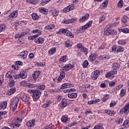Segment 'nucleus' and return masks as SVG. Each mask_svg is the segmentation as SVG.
<instances>
[{
	"label": "nucleus",
	"instance_id": "6e6552de",
	"mask_svg": "<svg viewBox=\"0 0 129 129\" xmlns=\"http://www.w3.org/2000/svg\"><path fill=\"white\" fill-rule=\"evenodd\" d=\"M61 33L64 34L65 36L70 37V38H74V34H73L70 31L67 30L66 29L61 30Z\"/></svg>",
	"mask_w": 129,
	"mask_h": 129
},
{
	"label": "nucleus",
	"instance_id": "1a4fd4ad",
	"mask_svg": "<svg viewBox=\"0 0 129 129\" xmlns=\"http://www.w3.org/2000/svg\"><path fill=\"white\" fill-rule=\"evenodd\" d=\"M74 68V66L71 64V63H68L66 64L64 67H61L62 68L63 71L66 72V71H69V70H71L72 68Z\"/></svg>",
	"mask_w": 129,
	"mask_h": 129
},
{
	"label": "nucleus",
	"instance_id": "7ed1b4c3",
	"mask_svg": "<svg viewBox=\"0 0 129 129\" xmlns=\"http://www.w3.org/2000/svg\"><path fill=\"white\" fill-rule=\"evenodd\" d=\"M18 104H19V97H16L13 99L11 106V108H12V111L15 112L17 107H18Z\"/></svg>",
	"mask_w": 129,
	"mask_h": 129
},
{
	"label": "nucleus",
	"instance_id": "8fccbe9b",
	"mask_svg": "<svg viewBox=\"0 0 129 129\" xmlns=\"http://www.w3.org/2000/svg\"><path fill=\"white\" fill-rule=\"evenodd\" d=\"M93 129H104L103 128V127H102V124H98L97 125H96Z\"/></svg>",
	"mask_w": 129,
	"mask_h": 129
},
{
	"label": "nucleus",
	"instance_id": "2eb2a0df",
	"mask_svg": "<svg viewBox=\"0 0 129 129\" xmlns=\"http://www.w3.org/2000/svg\"><path fill=\"white\" fill-rule=\"evenodd\" d=\"M9 20H14V18H16L18 17V12L17 11H13L12 13H11L9 15Z\"/></svg>",
	"mask_w": 129,
	"mask_h": 129
},
{
	"label": "nucleus",
	"instance_id": "a878e982",
	"mask_svg": "<svg viewBox=\"0 0 129 129\" xmlns=\"http://www.w3.org/2000/svg\"><path fill=\"white\" fill-rule=\"evenodd\" d=\"M19 76L21 79H25L27 77V73L26 72L22 71L20 72Z\"/></svg>",
	"mask_w": 129,
	"mask_h": 129
},
{
	"label": "nucleus",
	"instance_id": "338daca9",
	"mask_svg": "<svg viewBox=\"0 0 129 129\" xmlns=\"http://www.w3.org/2000/svg\"><path fill=\"white\" fill-rule=\"evenodd\" d=\"M12 67L13 69H15V70H19V67H18V64L12 65Z\"/></svg>",
	"mask_w": 129,
	"mask_h": 129
},
{
	"label": "nucleus",
	"instance_id": "69168bd1",
	"mask_svg": "<svg viewBox=\"0 0 129 129\" xmlns=\"http://www.w3.org/2000/svg\"><path fill=\"white\" fill-rule=\"evenodd\" d=\"M32 33H36L37 34H41V30L38 29H36V30H33Z\"/></svg>",
	"mask_w": 129,
	"mask_h": 129
},
{
	"label": "nucleus",
	"instance_id": "f03ea898",
	"mask_svg": "<svg viewBox=\"0 0 129 129\" xmlns=\"http://www.w3.org/2000/svg\"><path fill=\"white\" fill-rule=\"evenodd\" d=\"M28 92L32 94L34 101H37V99H39L41 96V93L39 90H29Z\"/></svg>",
	"mask_w": 129,
	"mask_h": 129
},
{
	"label": "nucleus",
	"instance_id": "aec40b11",
	"mask_svg": "<svg viewBox=\"0 0 129 129\" xmlns=\"http://www.w3.org/2000/svg\"><path fill=\"white\" fill-rule=\"evenodd\" d=\"M89 28L87 24L85 25L84 26H81L79 29V33H84L85 31H86L87 29Z\"/></svg>",
	"mask_w": 129,
	"mask_h": 129
},
{
	"label": "nucleus",
	"instance_id": "6e6d98bb",
	"mask_svg": "<svg viewBox=\"0 0 129 129\" xmlns=\"http://www.w3.org/2000/svg\"><path fill=\"white\" fill-rule=\"evenodd\" d=\"M61 121H62V122H67V121H68V118H67V117L66 116H62L61 118Z\"/></svg>",
	"mask_w": 129,
	"mask_h": 129
},
{
	"label": "nucleus",
	"instance_id": "39448f33",
	"mask_svg": "<svg viewBox=\"0 0 129 129\" xmlns=\"http://www.w3.org/2000/svg\"><path fill=\"white\" fill-rule=\"evenodd\" d=\"M104 34L105 36H109V35H115L117 34V32L116 31L108 27L107 30L104 31Z\"/></svg>",
	"mask_w": 129,
	"mask_h": 129
},
{
	"label": "nucleus",
	"instance_id": "f257e3e1",
	"mask_svg": "<svg viewBox=\"0 0 129 129\" xmlns=\"http://www.w3.org/2000/svg\"><path fill=\"white\" fill-rule=\"evenodd\" d=\"M119 67H120V64H119V63L114 62V63H113V70L108 72L107 74H106L105 77H106V78H108V77H110L111 76H112V75H115V74H117V72L116 70H117V69H119Z\"/></svg>",
	"mask_w": 129,
	"mask_h": 129
},
{
	"label": "nucleus",
	"instance_id": "412c9836",
	"mask_svg": "<svg viewBox=\"0 0 129 129\" xmlns=\"http://www.w3.org/2000/svg\"><path fill=\"white\" fill-rule=\"evenodd\" d=\"M28 52L27 51H24L20 53V56H21V58L24 60L27 58L28 56Z\"/></svg>",
	"mask_w": 129,
	"mask_h": 129
},
{
	"label": "nucleus",
	"instance_id": "58836bf2",
	"mask_svg": "<svg viewBox=\"0 0 129 129\" xmlns=\"http://www.w3.org/2000/svg\"><path fill=\"white\" fill-rule=\"evenodd\" d=\"M123 127H125V128H128V127H129V120H125L123 123Z\"/></svg>",
	"mask_w": 129,
	"mask_h": 129
},
{
	"label": "nucleus",
	"instance_id": "052dcab7",
	"mask_svg": "<svg viewBox=\"0 0 129 129\" xmlns=\"http://www.w3.org/2000/svg\"><path fill=\"white\" fill-rule=\"evenodd\" d=\"M9 85L11 86H14L15 85V81L13 79H10L9 81Z\"/></svg>",
	"mask_w": 129,
	"mask_h": 129
},
{
	"label": "nucleus",
	"instance_id": "a18cd8bd",
	"mask_svg": "<svg viewBox=\"0 0 129 129\" xmlns=\"http://www.w3.org/2000/svg\"><path fill=\"white\" fill-rule=\"evenodd\" d=\"M117 43L119 45H125L126 43V42L124 39H120L118 41Z\"/></svg>",
	"mask_w": 129,
	"mask_h": 129
},
{
	"label": "nucleus",
	"instance_id": "774afa93",
	"mask_svg": "<svg viewBox=\"0 0 129 129\" xmlns=\"http://www.w3.org/2000/svg\"><path fill=\"white\" fill-rule=\"evenodd\" d=\"M123 120V119H122V118H118L117 120V122H118V123H121V122H122V120Z\"/></svg>",
	"mask_w": 129,
	"mask_h": 129
},
{
	"label": "nucleus",
	"instance_id": "de8ad7c7",
	"mask_svg": "<svg viewBox=\"0 0 129 129\" xmlns=\"http://www.w3.org/2000/svg\"><path fill=\"white\" fill-rule=\"evenodd\" d=\"M6 28H7V26H6V24H3L0 25V32H3V31L6 30Z\"/></svg>",
	"mask_w": 129,
	"mask_h": 129
},
{
	"label": "nucleus",
	"instance_id": "ddd939ff",
	"mask_svg": "<svg viewBox=\"0 0 129 129\" xmlns=\"http://www.w3.org/2000/svg\"><path fill=\"white\" fill-rule=\"evenodd\" d=\"M74 8L75 7L73 5H69L63 10V13H68L69 12H70V11L74 10Z\"/></svg>",
	"mask_w": 129,
	"mask_h": 129
},
{
	"label": "nucleus",
	"instance_id": "79ce46f5",
	"mask_svg": "<svg viewBox=\"0 0 129 129\" xmlns=\"http://www.w3.org/2000/svg\"><path fill=\"white\" fill-rule=\"evenodd\" d=\"M72 46V42L70 41V40H67L65 42V46L68 48Z\"/></svg>",
	"mask_w": 129,
	"mask_h": 129
},
{
	"label": "nucleus",
	"instance_id": "603ef678",
	"mask_svg": "<svg viewBox=\"0 0 129 129\" xmlns=\"http://www.w3.org/2000/svg\"><path fill=\"white\" fill-rule=\"evenodd\" d=\"M39 37V34H36L35 35H32L29 37H28L29 40H35V38H38Z\"/></svg>",
	"mask_w": 129,
	"mask_h": 129
},
{
	"label": "nucleus",
	"instance_id": "473e14b6",
	"mask_svg": "<svg viewBox=\"0 0 129 129\" xmlns=\"http://www.w3.org/2000/svg\"><path fill=\"white\" fill-rule=\"evenodd\" d=\"M55 28V25L49 24L45 27L46 30H53Z\"/></svg>",
	"mask_w": 129,
	"mask_h": 129
},
{
	"label": "nucleus",
	"instance_id": "3c124183",
	"mask_svg": "<svg viewBox=\"0 0 129 129\" xmlns=\"http://www.w3.org/2000/svg\"><path fill=\"white\" fill-rule=\"evenodd\" d=\"M117 6L118 8H119L120 9L122 8V6H123V1H122V0H120L117 4Z\"/></svg>",
	"mask_w": 129,
	"mask_h": 129
},
{
	"label": "nucleus",
	"instance_id": "13d9d810",
	"mask_svg": "<svg viewBox=\"0 0 129 129\" xmlns=\"http://www.w3.org/2000/svg\"><path fill=\"white\" fill-rule=\"evenodd\" d=\"M121 32H122V33H124L125 34H127L129 33V29L126 28H123L121 30Z\"/></svg>",
	"mask_w": 129,
	"mask_h": 129
},
{
	"label": "nucleus",
	"instance_id": "5701e85b",
	"mask_svg": "<svg viewBox=\"0 0 129 129\" xmlns=\"http://www.w3.org/2000/svg\"><path fill=\"white\" fill-rule=\"evenodd\" d=\"M107 5H108V1L106 0L100 6V9H101L102 10H104V9H106V8H107Z\"/></svg>",
	"mask_w": 129,
	"mask_h": 129
},
{
	"label": "nucleus",
	"instance_id": "4468645a",
	"mask_svg": "<svg viewBox=\"0 0 129 129\" xmlns=\"http://www.w3.org/2000/svg\"><path fill=\"white\" fill-rule=\"evenodd\" d=\"M45 41V39L42 37H39L38 38H36L34 40V42L36 43V44H44V42Z\"/></svg>",
	"mask_w": 129,
	"mask_h": 129
},
{
	"label": "nucleus",
	"instance_id": "0eeeda50",
	"mask_svg": "<svg viewBox=\"0 0 129 129\" xmlns=\"http://www.w3.org/2000/svg\"><path fill=\"white\" fill-rule=\"evenodd\" d=\"M100 74V72L99 70H97L94 71L91 74V78L92 80H96L97 78L99 76Z\"/></svg>",
	"mask_w": 129,
	"mask_h": 129
},
{
	"label": "nucleus",
	"instance_id": "864d4df0",
	"mask_svg": "<svg viewBox=\"0 0 129 129\" xmlns=\"http://www.w3.org/2000/svg\"><path fill=\"white\" fill-rule=\"evenodd\" d=\"M105 20V16L103 15L101 17H100L99 22V23H101L103 22Z\"/></svg>",
	"mask_w": 129,
	"mask_h": 129
},
{
	"label": "nucleus",
	"instance_id": "c03bdc74",
	"mask_svg": "<svg viewBox=\"0 0 129 129\" xmlns=\"http://www.w3.org/2000/svg\"><path fill=\"white\" fill-rule=\"evenodd\" d=\"M10 127L11 128V129H14V128H16V127H19V124H16L15 122L11 124L10 125Z\"/></svg>",
	"mask_w": 129,
	"mask_h": 129
},
{
	"label": "nucleus",
	"instance_id": "72a5a7b5",
	"mask_svg": "<svg viewBox=\"0 0 129 129\" xmlns=\"http://www.w3.org/2000/svg\"><path fill=\"white\" fill-rule=\"evenodd\" d=\"M20 84L21 86H24V87H28L29 86V83L25 80L21 81Z\"/></svg>",
	"mask_w": 129,
	"mask_h": 129
},
{
	"label": "nucleus",
	"instance_id": "2f4dec72",
	"mask_svg": "<svg viewBox=\"0 0 129 129\" xmlns=\"http://www.w3.org/2000/svg\"><path fill=\"white\" fill-rule=\"evenodd\" d=\"M105 113L108 114V115L110 116L114 115V114H115V112H114V111H110L109 110H105Z\"/></svg>",
	"mask_w": 129,
	"mask_h": 129
},
{
	"label": "nucleus",
	"instance_id": "09e8293b",
	"mask_svg": "<svg viewBox=\"0 0 129 129\" xmlns=\"http://www.w3.org/2000/svg\"><path fill=\"white\" fill-rule=\"evenodd\" d=\"M32 17L33 20H34L35 21H37V20H38V19H39V17L38 16V15H37V14H36V13L32 14Z\"/></svg>",
	"mask_w": 129,
	"mask_h": 129
},
{
	"label": "nucleus",
	"instance_id": "423d86ee",
	"mask_svg": "<svg viewBox=\"0 0 129 129\" xmlns=\"http://www.w3.org/2000/svg\"><path fill=\"white\" fill-rule=\"evenodd\" d=\"M77 47L78 49H80L81 52H83L85 55H87L88 54V49L85 48L84 46L82 45L81 43H79L77 45Z\"/></svg>",
	"mask_w": 129,
	"mask_h": 129
},
{
	"label": "nucleus",
	"instance_id": "37998d69",
	"mask_svg": "<svg viewBox=\"0 0 129 129\" xmlns=\"http://www.w3.org/2000/svg\"><path fill=\"white\" fill-rule=\"evenodd\" d=\"M22 121H23V120H22V118H17L15 123L16 124H18L19 126H20V125H21V122H22Z\"/></svg>",
	"mask_w": 129,
	"mask_h": 129
},
{
	"label": "nucleus",
	"instance_id": "bf43d9fd",
	"mask_svg": "<svg viewBox=\"0 0 129 129\" xmlns=\"http://www.w3.org/2000/svg\"><path fill=\"white\" fill-rule=\"evenodd\" d=\"M109 98V95H105L103 98H102V101H105V100H107Z\"/></svg>",
	"mask_w": 129,
	"mask_h": 129
},
{
	"label": "nucleus",
	"instance_id": "a19ab883",
	"mask_svg": "<svg viewBox=\"0 0 129 129\" xmlns=\"http://www.w3.org/2000/svg\"><path fill=\"white\" fill-rule=\"evenodd\" d=\"M88 65H89V62H88V61L87 60H84L83 63V68H87V67H88Z\"/></svg>",
	"mask_w": 129,
	"mask_h": 129
},
{
	"label": "nucleus",
	"instance_id": "bb28decb",
	"mask_svg": "<svg viewBox=\"0 0 129 129\" xmlns=\"http://www.w3.org/2000/svg\"><path fill=\"white\" fill-rule=\"evenodd\" d=\"M8 105V102L7 101H4L2 103H0V109H5Z\"/></svg>",
	"mask_w": 129,
	"mask_h": 129
},
{
	"label": "nucleus",
	"instance_id": "9d476101",
	"mask_svg": "<svg viewBox=\"0 0 129 129\" xmlns=\"http://www.w3.org/2000/svg\"><path fill=\"white\" fill-rule=\"evenodd\" d=\"M40 74H41V71H36L34 74H32V79L34 82L37 81V79L39 78V76H40Z\"/></svg>",
	"mask_w": 129,
	"mask_h": 129
},
{
	"label": "nucleus",
	"instance_id": "cd10ccee",
	"mask_svg": "<svg viewBox=\"0 0 129 129\" xmlns=\"http://www.w3.org/2000/svg\"><path fill=\"white\" fill-rule=\"evenodd\" d=\"M40 2V0H27V3L31 5H37Z\"/></svg>",
	"mask_w": 129,
	"mask_h": 129
},
{
	"label": "nucleus",
	"instance_id": "393cba45",
	"mask_svg": "<svg viewBox=\"0 0 129 129\" xmlns=\"http://www.w3.org/2000/svg\"><path fill=\"white\" fill-rule=\"evenodd\" d=\"M16 88L15 87H13L10 89H9L8 92H7V94L8 95H12V94H14V93H15V92H16Z\"/></svg>",
	"mask_w": 129,
	"mask_h": 129
},
{
	"label": "nucleus",
	"instance_id": "c9c22d12",
	"mask_svg": "<svg viewBox=\"0 0 129 129\" xmlns=\"http://www.w3.org/2000/svg\"><path fill=\"white\" fill-rule=\"evenodd\" d=\"M127 20H128V17L126 15H124L121 19V21L124 24H126L127 23Z\"/></svg>",
	"mask_w": 129,
	"mask_h": 129
},
{
	"label": "nucleus",
	"instance_id": "5fc2aeb1",
	"mask_svg": "<svg viewBox=\"0 0 129 129\" xmlns=\"http://www.w3.org/2000/svg\"><path fill=\"white\" fill-rule=\"evenodd\" d=\"M36 65L39 67H44L46 65L45 62H36Z\"/></svg>",
	"mask_w": 129,
	"mask_h": 129
},
{
	"label": "nucleus",
	"instance_id": "49530a36",
	"mask_svg": "<svg viewBox=\"0 0 129 129\" xmlns=\"http://www.w3.org/2000/svg\"><path fill=\"white\" fill-rule=\"evenodd\" d=\"M51 14L53 17H57L59 14V12H58V11L54 10L51 11Z\"/></svg>",
	"mask_w": 129,
	"mask_h": 129
},
{
	"label": "nucleus",
	"instance_id": "e2e57ef3",
	"mask_svg": "<svg viewBox=\"0 0 129 129\" xmlns=\"http://www.w3.org/2000/svg\"><path fill=\"white\" fill-rule=\"evenodd\" d=\"M116 104V102L114 101H111L110 104V107H113L114 105Z\"/></svg>",
	"mask_w": 129,
	"mask_h": 129
},
{
	"label": "nucleus",
	"instance_id": "7c9ffc66",
	"mask_svg": "<svg viewBox=\"0 0 129 129\" xmlns=\"http://www.w3.org/2000/svg\"><path fill=\"white\" fill-rule=\"evenodd\" d=\"M61 103L63 107H66V106H67V104H68V101H67V99H66V98H63L61 100Z\"/></svg>",
	"mask_w": 129,
	"mask_h": 129
},
{
	"label": "nucleus",
	"instance_id": "c756f323",
	"mask_svg": "<svg viewBox=\"0 0 129 129\" xmlns=\"http://www.w3.org/2000/svg\"><path fill=\"white\" fill-rule=\"evenodd\" d=\"M68 96L69 98H76L77 97V93H69Z\"/></svg>",
	"mask_w": 129,
	"mask_h": 129
},
{
	"label": "nucleus",
	"instance_id": "f3484780",
	"mask_svg": "<svg viewBox=\"0 0 129 129\" xmlns=\"http://www.w3.org/2000/svg\"><path fill=\"white\" fill-rule=\"evenodd\" d=\"M36 124V120H29L27 122V125L29 127H33L35 126V124Z\"/></svg>",
	"mask_w": 129,
	"mask_h": 129
},
{
	"label": "nucleus",
	"instance_id": "0e129e2a",
	"mask_svg": "<svg viewBox=\"0 0 129 129\" xmlns=\"http://www.w3.org/2000/svg\"><path fill=\"white\" fill-rule=\"evenodd\" d=\"M46 86H45V85H40L39 86H38V89H39L40 90H44V89H45Z\"/></svg>",
	"mask_w": 129,
	"mask_h": 129
},
{
	"label": "nucleus",
	"instance_id": "f704fd0d",
	"mask_svg": "<svg viewBox=\"0 0 129 129\" xmlns=\"http://www.w3.org/2000/svg\"><path fill=\"white\" fill-rule=\"evenodd\" d=\"M13 71H10L9 72H8L6 75V78H13Z\"/></svg>",
	"mask_w": 129,
	"mask_h": 129
},
{
	"label": "nucleus",
	"instance_id": "a211bd4d",
	"mask_svg": "<svg viewBox=\"0 0 129 129\" xmlns=\"http://www.w3.org/2000/svg\"><path fill=\"white\" fill-rule=\"evenodd\" d=\"M65 76H66V75L65 74V72L64 71H61L60 73V75L58 77L57 80L59 81V82H60V81H62L64 78H65Z\"/></svg>",
	"mask_w": 129,
	"mask_h": 129
},
{
	"label": "nucleus",
	"instance_id": "4c0bfd02",
	"mask_svg": "<svg viewBox=\"0 0 129 129\" xmlns=\"http://www.w3.org/2000/svg\"><path fill=\"white\" fill-rule=\"evenodd\" d=\"M68 60V57H67V55L62 56L59 58V61H60L61 62H66V61H67Z\"/></svg>",
	"mask_w": 129,
	"mask_h": 129
},
{
	"label": "nucleus",
	"instance_id": "ea45409f",
	"mask_svg": "<svg viewBox=\"0 0 129 129\" xmlns=\"http://www.w3.org/2000/svg\"><path fill=\"white\" fill-rule=\"evenodd\" d=\"M125 92H126L125 89H122L119 94L120 97H123L125 95Z\"/></svg>",
	"mask_w": 129,
	"mask_h": 129
},
{
	"label": "nucleus",
	"instance_id": "dca6fc26",
	"mask_svg": "<svg viewBox=\"0 0 129 129\" xmlns=\"http://www.w3.org/2000/svg\"><path fill=\"white\" fill-rule=\"evenodd\" d=\"M88 18H89V14H86L85 15L80 18L79 22L80 23H83V22H85V21L88 20Z\"/></svg>",
	"mask_w": 129,
	"mask_h": 129
},
{
	"label": "nucleus",
	"instance_id": "4be33fe9",
	"mask_svg": "<svg viewBox=\"0 0 129 129\" xmlns=\"http://www.w3.org/2000/svg\"><path fill=\"white\" fill-rule=\"evenodd\" d=\"M97 57V54L92 53L89 56V60L91 61V62H93L94 61H95Z\"/></svg>",
	"mask_w": 129,
	"mask_h": 129
},
{
	"label": "nucleus",
	"instance_id": "680f3d73",
	"mask_svg": "<svg viewBox=\"0 0 129 129\" xmlns=\"http://www.w3.org/2000/svg\"><path fill=\"white\" fill-rule=\"evenodd\" d=\"M39 10H40V12H41V13H42V14H43V15H45V14H46V13H47V11H46V9H45L40 8Z\"/></svg>",
	"mask_w": 129,
	"mask_h": 129
},
{
	"label": "nucleus",
	"instance_id": "f8f14e48",
	"mask_svg": "<svg viewBox=\"0 0 129 129\" xmlns=\"http://www.w3.org/2000/svg\"><path fill=\"white\" fill-rule=\"evenodd\" d=\"M74 84L70 83H64L60 86V89H65V88H69L70 87H73Z\"/></svg>",
	"mask_w": 129,
	"mask_h": 129
},
{
	"label": "nucleus",
	"instance_id": "c85d7f7f",
	"mask_svg": "<svg viewBox=\"0 0 129 129\" xmlns=\"http://www.w3.org/2000/svg\"><path fill=\"white\" fill-rule=\"evenodd\" d=\"M100 57L101 58V60H103L104 61H106L108 60L109 59H110V55H103Z\"/></svg>",
	"mask_w": 129,
	"mask_h": 129
},
{
	"label": "nucleus",
	"instance_id": "6ab92c4d",
	"mask_svg": "<svg viewBox=\"0 0 129 129\" xmlns=\"http://www.w3.org/2000/svg\"><path fill=\"white\" fill-rule=\"evenodd\" d=\"M21 98L22 101H24V102H28V101H29V99H30V98L25 94H23L21 95Z\"/></svg>",
	"mask_w": 129,
	"mask_h": 129
},
{
	"label": "nucleus",
	"instance_id": "4d7b16f0",
	"mask_svg": "<svg viewBox=\"0 0 129 129\" xmlns=\"http://www.w3.org/2000/svg\"><path fill=\"white\" fill-rule=\"evenodd\" d=\"M123 47H121V46H118L117 47V52H123Z\"/></svg>",
	"mask_w": 129,
	"mask_h": 129
},
{
	"label": "nucleus",
	"instance_id": "b1692460",
	"mask_svg": "<svg viewBox=\"0 0 129 129\" xmlns=\"http://www.w3.org/2000/svg\"><path fill=\"white\" fill-rule=\"evenodd\" d=\"M51 104H52V101L49 100L46 103L43 104L42 105V107H43V108H47V107H50Z\"/></svg>",
	"mask_w": 129,
	"mask_h": 129
},
{
	"label": "nucleus",
	"instance_id": "20e7f679",
	"mask_svg": "<svg viewBox=\"0 0 129 129\" xmlns=\"http://www.w3.org/2000/svg\"><path fill=\"white\" fill-rule=\"evenodd\" d=\"M119 112L120 113H121V114H122L123 113H124V114H125L126 115H127V114H128L129 102H127L124 107H122V108L120 109Z\"/></svg>",
	"mask_w": 129,
	"mask_h": 129
},
{
	"label": "nucleus",
	"instance_id": "9b49d317",
	"mask_svg": "<svg viewBox=\"0 0 129 129\" xmlns=\"http://www.w3.org/2000/svg\"><path fill=\"white\" fill-rule=\"evenodd\" d=\"M77 22V19H71L69 20H66L64 21L65 24H72V25H76Z\"/></svg>",
	"mask_w": 129,
	"mask_h": 129
},
{
	"label": "nucleus",
	"instance_id": "e433bc0d",
	"mask_svg": "<svg viewBox=\"0 0 129 129\" xmlns=\"http://www.w3.org/2000/svg\"><path fill=\"white\" fill-rule=\"evenodd\" d=\"M56 47H52L49 49L48 51V54L49 55H53L56 52Z\"/></svg>",
	"mask_w": 129,
	"mask_h": 129
}]
</instances>
